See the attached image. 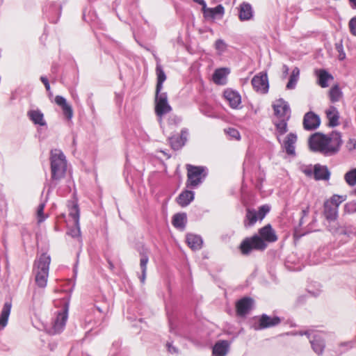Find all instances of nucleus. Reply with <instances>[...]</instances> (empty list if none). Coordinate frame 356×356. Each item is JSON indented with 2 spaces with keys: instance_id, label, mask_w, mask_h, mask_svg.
<instances>
[{
  "instance_id": "nucleus-10",
  "label": "nucleus",
  "mask_w": 356,
  "mask_h": 356,
  "mask_svg": "<svg viewBox=\"0 0 356 356\" xmlns=\"http://www.w3.org/2000/svg\"><path fill=\"white\" fill-rule=\"evenodd\" d=\"M67 319V308H63L57 313L55 320L52 323L51 327L49 328L48 332L50 334H56L60 333L64 328Z\"/></svg>"
},
{
  "instance_id": "nucleus-5",
  "label": "nucleus",
  "mask_w": 356,
  "mask_h": 356,
  "mask_svg": "<svg viewBox=\"0 0 356 356\" xmlns=\"http://www.w3.org/2000/svg\"><path fill=\"white\" fill-rule=\"evenodd\" d=\"M187 179L186 186L187 188H196L200 185L206 177L207 169L204 166L186 165Z\"/></svg>"
},
{
  "instance_id": "nucleus-49",
  "label": "nucleus",
  "mask_w": 356,
  "mask_h": 356,
  "mask_svg": "<svg viewBox=\"0 0 356 356\" xmlns=\"http://www.w3.org/2000/svg\"><path fill=\"white\" fill-rule=\"evenodd\" d=\"M146 273L147 271H142V275L140 277V281L141 282H144L145 280V277H146Z\"/></svg>"
},
{
  "instance_id": "nucleus-41",
  "label": "nucleus",
  "mask_w": 356,
  "mask_h": 356,
  "mask_svg": "<svg viewBox=\"0 0 356 356\" xmlns=\"http://www.w3.org/2000/svg\"><path fill=\"white\" fill-rule=\"evenodd\" d=\"M348 27L350 33L353 35L356 36V15L350 19Z\"/></svg>"
},
{
  "instance_id": "nucleus-50",
  "label": "nucleus",
  "mask_w": 356,
  "mask_h": 356,
  "mask_svg": "<svg viewBox=\"0 0 356 356\" xmlns=\"http://www.w3.org/2000/svg\"><path fill=\"white\" fill-rule=\"evenodd\" d=\"M308 147L310 149H312V134L309 135V136L308 137Z\"/></svg>"
},
{
  "instance_id": "nucleus-43",
  "label": "nucleus",
  "mask_w": 356,
  "mask_h": 356,
  "mask_svg": "<svg viewBox=\"0 0 356 356\" xmlns=\"http://www.w3.org/2000/svg\"><path fill=\"white\" fill-rule=\"evenodd\" d=\"M226 44L222 40H217L215 43V47L219 53L223 52L226 49Z\"/></svg>"
},
{
  "instance_id": "nucleus-14",
  "label": "nucleus",
  "mask_w": 356,
  "mask_h": 356,
  "mask_svg": "<svg viewBox=\"0 0 356 356\" xmlns=\"http://www.w3.org/2000/svg\"><path fill=\"white\" fill-rule=\"evenodd\" d=\"M316 83L323 88H327L330 82L334 81V76L326 70L318 69L315 70Z\"/></svg>"
},
{
  "instance_id": "nucleus-56",
  "label": "nucleus",
  "mask_w": 356,
  "mask_h": 356,
  "mask_svg": "<svg viewBox=\"0 0 356 356\" xmlns=\"http://www.w3.org/2000/svg\"><path fill=\"white\" fill-rule=\"evenodd\" d=\"M343 351H339V355L342 354Z\"/></svg>"
},
{
  "instance_id": "nucleus-23",
  "label": "nucleus",
  "mask_w": 356,
  "mask_h": 356,
  "mask_svg": "<svg viewBox=\"0 0 356 356\" xmlns=\"http://www.w3.org/2000/svg\"><path fill=\"white\" fill-rule=\"evenodd\" d=\"M229 343L226 340L217 341L213 347L212 354L214 356H225L228 352Z\"/></svg>"
},
{
  "instance_id": "nucleus-3",
  "label": "nucleus",
  "mask_w": 356,
  "mask_h": 356,
  "mask_svg": "<svg viewBox=\"0 0 356 356\" xmlns=\"http://www.w3.org/2000/svg\"><path fill=\"white\" fill-rule=\"evenodd\" d=\"M51 179L58 180L64 177L67 170L65 156L60 149H52L50 152Z\"/></svg>"
},
{
  "instance_id": "nucleus-53",
  "label": "nucleus",
  "mask_w": 356,
  "mask_h": 356,
  "mask_svg": "<svg viewBox=\"0 0 356 356\" xmlns=\"http://www.w3.org/2000/svg\"><path fill=\"white\" fill-rule=\"evenodd\" d=\"M305 172L307 174V175H309L311 173V171L310 170H305Z\"/></svg>"
},
{
  "instance_id": "nucleus-17",
  "label": "nucleus",
  "mask_w": 356,
  "mask_h": 356,
  "mask_svg": "<svg viewBox=\"0 0 356 356\" xmlns=\"http://www.w3.org/2000/svg\"><path fill=\"white\" fill-rule=\"evenodd\" d=\"M297 142V136L293 133L289 134L283 143V148L289 156H295V145Z\"/></svg>"
},
{
  "instance_id": "nucleus-13",
  "label": "nucleus",
  "mask_w": 356,
  "mask_h": 356,
  "mask_svg": "<svg viewBox=\"0 0 356 356\" xmlns=\"http://www.w3.org/2000/svg\"><path fill=\"white\" fill-rule=\"evenodd\" d=\"M259 238L268 245V243H275L278 240L276 232L273 229L270 224L266 225L263 227L259 229L258 234Z\"/></svg>"
},
{
  "instance_id": "nucleus-48",
  "label": "nucleus",
  "mask_w": 356,
  "mask_h": 356,
  "mask_svg": "<svg viewBox=\"0 0 356 356\" xmlns=\"http://www.w3.org/2000/svg\"><path fill=\"white\" fill-rule=\"evenodd\" d=\"M353 344V343L352 341H349V342H346V343H343L341 344L340 348H343V347L346 346V347H348L346 348V350H348V348H352Z\"/></svg>"
},
{
  "instance_id": "nucleus-21",
  "label": "nucleus",
  "mask_w": 356,
  "mask_h": 356,
  "mask_svg": "<svg viewBox=\"0 0 356 356\" xmlns=\"http://www.w3.org/2000/svg\"><path fill=\"white\" fill-rule=\"evenodd\" d=\"M325 347V337L323 333L313 334V350L318 355H321Z\"/></svg>"
},
{
  "instance_id": "nucleus-6",
  "label": "nucleus",
  "mask_w": 356,
  "mask_h": 356,
  "mask_svg": "<svg viewBox=\"0 0 356 356\" xmlns=\"http://www.w3.org/2000/svg\"><path fill=\"white\" fill-rule=\"evenodd\" d=\"M346 200V196L334 195L330 200L324 203L323 214L326 220L330 222H334L338 216V207L339 204Z\"/></svg>"
},
{
  "instance_id": "nucleus-42",
  "label": "nucleus",
  "mask_w": 356,
  "mask_h": 356,
  "mask_svg": "<svg viewBox=\"0 0 356 356\" xmlns=\"http://www.w3.org/2000/svg\"><path fill=\"white\" fill-rule=\"evenodd\" d=\"M335 49L339 52V59L342 60L346 58V54L343 51V47L341 42L335 44Z\"/></svg>"
},
{
  "instance_id": "nucleus-20",
  "label": "nucleus",
  "mask_w": 356,
  "mask_h": 356,
  "mask_svg": "<svg viewBox=\"0 0 356 356\" xmlns=\"http://www.w3.org/2000/svg\"><path fill=\"white\" fill-rule=\"evenodd\" d=\"M69 216L72 218L73 224L75 227V229L72 231V236L73 237L79 236L80 234L79 209L77 204H74L70 207Z\"/></svg>"
},
{
  "instance_id": "nucleus-52",
  "label": "nucleus",
  "mask_w": 356,
  "mask_h": 356,
  "mask_svg": "<svg viewBox=\"0 0 356 356\" xmlns=\"http://www.w3.org/2000/svg\"><path fill=\"white\" fill-rule=\"evenodd\" d=\"M283 68H284V73L285 74V76H286L288 74V72H289V68L286 65H284Z\"/></svg>"
},
{
  "instance_id": "nucleus-9",
  "label": "nucleus",
  "mask_w": 356,
  "mask_h": 356,
  "mask_svg": "<svg viewBox=\"0 0 356 356\" xmlns=\"http://www.w3.org/2000/svg\"><path fill=\"white\" fill-rule=\"evenodd\" d=\"M269 211L270 207L267 204L259 207L258 211H256L254 209L248 208L246 209L244 225L245 227H251L254 225L257 220H262Z\"/></svg>"
},
{
  "instance_id": "nucleus-55",
  "label": "nucleus",
  "mask_w": 356,
  "mask_h": 356,
  "mask_svg": "<svg viewBox=\"0 0 356 356\" xmlns=\"http://www.w3.org/2000/svg\"><path fill=\"white\" fill-rule=\"evenodd\" d=\"M354 194L356 195V188L354 190Z\"/></svg>"
},
{
  "instance_id": "nucleus-11",
  "label": "nucleus",
  "mask_w": 356,
  "mask_h": 356,
  "mask_svg": "<svg viewBox=\"0 0 356 356\" xmlns=\"http://www.w3.org/2000/svg\"><path fill=\"white\" fill-rule=\"evenodd\" d=\"M253 88L259 93L266 94L268 91L269 84L267 74L260 72L255 75L252 79Z\"/></svg>"
},
{
  "instance_id": "nucleus-7",
  "label": "nucleus",
  "mask_w": 356,
  "mask_h": 356,
  "mask_svg": "<svg viewBox=\"0 0 356 356\" xmlns=\"http://www.w3.org/2000/svg\"><path fill=\"white\" fill-rule=\"evenodd\" d=\"M266 248L267 245L257 234L245 238L238 247L243 255H248L252 250L264 251Z\"/></svg>"
},
{
  "instance_id": "nucleus-8",
  "label": "nucleus",
  "mask_w": 356,
  "mask_h": 356,
  "mask_svg": "<svg viewBox=\"0 0 356 356\" xmlns=\"http://www.w3.org/2000/svg\"><path fill=\"white\" fill-rule=\"evenodd\" d=\"M172 107L168 102V94L165 92L155 91L154 111L157 117L161 120L162 117L170 113Z\"/></svg>"
},
{
  "instance_id": "nucleus-29",
  "label": "nucleus",
  "mask_w": 356,
  "mask_h": 356,
  "mask_svg": "<svg viewBox=\"0 0 356 356\" xmlns=\"http://www.w3.org/2000/svg\"><path fill=\"white\" fill-rule=\"evenodd\" d=\"M186 243L192 250H199L202 245V240L201 237L193 234H187Z\"/></svg>"
},
{
  "instance_id": "nucleus-1",
  "label": "nucleus",
  "mask_w": 356,
  "mask_h": 356,
  "mask_svg": "<svg viewBox=\"0 0 356 356\" xmlns=\"http://www.w3.org/2000/svg\"><path fill=\"white\" fill-rule=\"evenodd\" d=\"M342 145L341 135L332 131L329 135L317 132L313 134V151L318 152L325 156L337 154Z\"/></svg>"
},
{
  "instance_id": "nucleus-26",
  "label": "nucleus",
  "mask_w": 356,
  "mask_h": 356,
  "mask_svg": "<svg viewBox=\"0 0 356 356\" xmlns=\"http://www.w3.org/2000/svg\"><path fill=\"white\" fill-rule=\"evenodd\" d=\"M325 113L329 122L328 124L330 127H334L339 124V113L337 108L331 106L328 109L325 111Z\"/></svg>"
},
{
  "instance_id": "nucleus-51",
  "label": "nucleus",
  "mask_w": 356,
  "mask_h": 356,
  "mask_svg": "<svg viewBox=\"0 0 356 356\" xmlns=\"http://www.w3.org/2000/svg\"><path fill=\"white\" fill-rule=\"evenodd\" d=\"M350 3H351V6L353 8H356V0H349Z\"/></svg>"
},
{
  "instance_id": "nucleus-37",
  "label": "nucleus",
  "mask_w": 356,
  "mask_h": 356,
  "mask_svg": "<svg viewBox=\"0 0 356 356\" xmlns=\"http://www.w3.org/2000/svg\"><path fill=\"white\" fill-rule=\"evenodd\" d=\"M327 227L329 230L333 234H339V235H348L349 232L345 228L341 227L336 225H327Z\"/></svg>"
},
{
  "instance_id": "nucleus-45",
  "label": "nucleus",
  "mask_w": 356,
  "mask_h": 356,
  "mask_svg": "<svg viewBox=\"0 0 356 356\" xmlns=\"http://www.w3.org/2000/svg\"><path fill=\"white\" fill-rule=\"evenodd\" d=\"M321 124V120L318 115L313 113V130L316 129L319 127Z\"/></svg>"
},
{
  "instance_id": "nucleus-18",
  "label": "nucleus",
  "mask_w": 356,
  "mask_h": 356,
  "mask_svg": "<svg viewBox=\"0 0 356 356\" xmlns=\"http://www.w3.org/2000/svg\"><path fill=\"white\" fill-rule=\"evenodd\" d=\"M313 175L316 180L327 181L330 177V172L326 165L316 164L313 167Z\"/></svg>"
},
{
  "instance_id": "nucleus-25",
  "label": "nucleus",
  "mask_w": 356,
  "mask_h": 356,
  "mask_svg": "<svg viewBox=\"0 0 356 356\" xmlns=\"http://www.w3.org/2000/svg\"><path fill=\"white\" fill-rule=\"evenodd\" d=\"M194 199V193L189 190L183 191L177 197V202L182 207L188 206Z\"/></svg>"
},
{
  "instance_id": "nucleus-22",
  "label": "nucleus",
  "mask_w": 356,
  "mask_h": 356,
  "mask_svg": "<svg viewBox=\"0 0 356 356\" xmlns=\"http://www.w3.org/2000/svg\"><path fill=\"white\" fill-rule=\"evenodd\" d=\"M253 16V10L251 5L247 2H243L238 8V18L241 21L250 20Z\"/></svg>"
},
{
  "instance_id": "nucleus-27",
  "label": "nucleus",
  "mask_w": 356,
  "mask_h": 356,
  "mask_svg": "<svg viewBox=\"0 0 356 356\" xmlns=\"http://www.w3.org/2000/svg\"><path fill=\"white\" fill-rule=\"evenodd\" d=\"M156 85L155 91H157V93H158L159 92L162 91L163 84L167 79L166 74L161 65H159V64L156 65Z\"/></svg>"
},
{
  "instance_id": "nucleus-16",
  "label": "nucleus",
  "mask_w": 356,
  "mask_h": 356,
  "mask_svg": "<svg viewBox=\"0 0 356 356\" xmlns=\"http://www.w3.org/2000/svg\"><path fill=\"white\" fill-rule=\"evenodd\" d=\"M188 136V131L184 129L181 131L179 136H173L169 138L171 147L175 150L181 148L185 145Z\"/></svg>"
},
{
  "instance_id": "nucleus-28",
  "label": "nucleus",
  "mask_w": 356,
  "mask_h": 356,
  "mask_svg": "<svg viewBox=\"0 0 356 356\" xmlns=\"http://www.w3.org/2000/svg\"><path fill=\"white\" fill-rule=\"evenodd\" d=\"M27 115L34 124L40 126H44L46 124L44 120V115L40 110H31L28 112Z\"/></svg>"
},
{
  "instance_id": "nucleus-36",
  "label": "nucleus",
  "mask_w": 356,
  "mask_h": 356,
  "mask_svg": "<svg viewBox=\"0 0 356 356\" xmlns=\"http://www.w3.org/2000/svg\"><path fill=\"white\" fill-rule=\"evenodd\" d=\"M344 179L346 183L350 186H353L356 184V170L355 169H352L347 172L344 175Z\"/></svg>"
},
{
  "instance_id": "nucleus-38",
  "label": "nucleus",
  "mask_w": 356,
  "mask_h": 356,
  "mask_svg": "<svg viewBox=\"0 0 356 356\" xmlns=\"http://www.w3.org/2000/svg\"><path fill=\"white\" fill-rule=\"evenodd\" d=\"M302 124L305 129L308 131L312 130V111H308L305 113Z\"/></svg>"
},
{
  "instance_id": "nucleus-12",
  "label": "nucleus",
  "mask_w": 356,
  "mask_h": 356,
  "mask_svg": "<svg viewBox=\"0 0 356 356\" xmlns=\"http://www.w3.org/2000/svg\"><path fill=\"white\" fill-rule=\"evenodd\" d=\"M254 300L250 297H243L235 305L236 313L238 316H245L252 309Z\"/></svg>"
},
{
  "instance_id": "nucleus-44",
  "label": "nucleus",
  "mask_w": 356,
  "mask_h": 356,
  "mask_svg": "<svg viewBox=\"0 0 356 356\" xmlns=\"http://www.w3.org/2000/svg\"><path fill=\"white\" fill-rule=\"evenodd\" d=\"M148 257L145 254H142L140 259V266L142 271H147V265L148 263Z\"/></svg>"
},
{
  "instance_id": "nucleus-34",
  "label": "nucleus",
  "mask_w": 356,
  "mask_h": 356,
  "mask_svg": "<svg viewBox=\"0 0 356 356\" xmlns=\"http://www.w3.org/2000/svg\"><path fill=\"white\" fill-rule=\"evenodd\" d=\"M300 74V70L298 67H295L290 75L289 82L286 84V88L289 90L293 89L296 85V83L298 80V76Z\"/></svg>"
},
{
  "instance_id": "nucleus-33",
  "label": "nucleus",
  "mask_w": 356,
  "mask_h": 356,
  "mask_svg": "<svg viewBox=\"0 0 356 356\" xmlns=\"http://www.w3.org/2000/svg\"><path fill=\"white\" fill-rule=\"evenodd\" d=\"M329 98L332 102H337L340 100L343 93L339 84L334 85L329 90Z\"/></svg>"
},
{
  "instance_id": "nucleus-47",
  "label": "nucleus",
  "mask_w": 356,
  "mask_h": 356,
  "mask_svg": "<svg viewBox=\"0 0 356 356\" xmlns=\"http://www.w3.org/2000/svg\"><path fill=\"white\" fill-rule=\"evenodd\" d=\"M193 1L202 6V11H204V10L206 9L207 5L204 0H193Z\"/></svg>"
},
{
  "instance_id": "nucleus-35",
  "label": "nucleus",
  "mask_w": 356,
  "mask_h": 356,
  "mask_svg": "<svg viewBox=\"0 0 356 356\" xmlns=\"http://www.w3.org/2000/svg\"><path fill=\"white\" fill-rule=\"evenodd\" d=\"M204 14L211 17H214L216 15H222L224 13V7L218 5L215 8H209L206 6V9L203 11Z\"/></svg>"
},
{
  "instance_id": "nucleus-19",
  "label": "nucleus",
  "mask_w": 356,
  "mask_h": 356,
  "mask_svg": "<svg viewBox=\"0 0 356 356\" xmlns=\"http://www.w3.org/2000/svg\"><path fill=\"white\" fill-rule=\"evenodd\" d=\"M54 100L55 103L62 108L65 118L70 120L73 116V110L72 106L67 102V100L60 95H56Z\"/></svg>"
},
{
  "instance_id": "nucleus-24",
  "label": "nucleus",
  "mask_w": 356,
  "mask_h": 356,
  "mask_svg": "<svg viewBox=\"0 0 356 356\" xmlns=\"http://www.w3.org/2000/svg\"><path fill=\"white\" fill-rule=\"evenodd\" d=\"M224 97L233 108H236L241 104V96L235 91L227 90L224 92Z\"/></svg>"
},
{
  "instance_id": "nucleus-15",
  "label": "nucleus",
  "mask_w": 356,
  "mask_h": 356,
  "mask_svg": "<svg viewBox=\"0 0 356 356\" xmlns=\"http://www.w3.org/2000/svg\"><path fill=\"white\" fill-rule=\"evenodd\" d=\"M281 323V319L278 316H269L266 314H262L259 319V325L257 329L263 330L276 326Z\"/></svg>"
},
{
  "instance_id": "nucleus-31",
  "label": "nucleus",
  "mask_w": 356,
  "mask_h": 356,
  "mask_svg": "<svg viewBox=\"0 0 356 356\" xmlns=\"http://www.w3.org/2000/svg\"><path fill=\"white\" fill-rule=\"evenodd\" d=\"M11 307V302H7L3 305L0 315V325L3 327H4L7 325L8 317L10 314Z\"/></svg>"
},
{
  "instance_id": "nucleus-54",
  "label": "nucleus",
  "mask_w": 356,
  "mask_h": 356,
  "mask_svg": "<svg viewBox=\"0 0 356 356\" xmlns=\"http://www.w3.org/2000/svg\"><path fill=\"white\" fill-rule=\"evenodd\" d=\"M347 207H348V204H346L345 205V209H346V211H347Z\"/></svg>"
},
{
  "instance_id": "nucleus-39",
  "label": "nucleus",
  "mask_w": 356,
  "mask_h": 356,
  "mask_svg": "<svg viewBox=\"0 0 356 356\" xmlns=\"http://www.w3.org/2000/svg\"><path fill=\"white\" fill-rule=\"evenodd\" d=\"M44 204H40L37 209V220L38 223L43 222L47 216L44 213Z\"/></svg>"
},
{
  "instance_id": "nucleus-30",
  "label": "nucleus",
  "mask_w": 356,
  "mask_h": 356,
  "mask_svg": "<svg viewBox=\"0 0 356 356\" xmlns=\"http://www.w3.org/2000/svg\"><path fill=\"white\" fill-rule=\"evenodd\" d=\"M186 223V214L184 213H178L173 216L172 219V225L180 229H184Z\"/></svg>"
},
{
  "instance_id": "nucleus-40",
  "label": "nucleus",
  "mask_w": 356,
  "mask_h": 356,
  "mask_svg": "<svg viewBox=\"0 0 356 356\" xmlns=\"http://www.w3.org/2000/svg\"><path fill=\"white\" fill-rule=\"evenodd\" d=\"M225 132L234 139L239 140L241 138L239 131L234 128H228L225 129Z\"/></svg>"
},
{
  "instance_id": "nucleus-32",
  "label": "nucleus",
  "mask_w": 356,
  "mask_h": 356,
  "mask_svg": "<svg viewBox=\"0 0 356 356\" xmlns=\"http://www.w3.org/2000/svg\"><path fill=\"white\" fill-rule=\"evenodd\" d=\"M229 71L226 68H220L215 70L213 74V81L216 84H223V79H225Z\"/></svg>"
},
{
  "instance_id": "nucleus-57",
  "label": "nucleus",
  "mask_w": 356,
  "mask_h": 356,
  "mask_svg": "<svg viewBox=\"0 0 356 356\" xmlns=\"http://www.w3.org/2000/svg\"><path fill=\"white\" fill-rule=\"evenodd\" d=\"M354 211H356V208L355 209Z\"/></svg>"
},
{
  "instance_id": "nucleus-2",
  "label": "nucleus",
  "mask_w": 356,
  "mask_h": 356,
  "mask_svg": "<svg viewBox=\"0 0 356 356\" xmlns=\"http://www.w3.org/2000/svg\"><path fill=\"white\" fill-rule=\"evenodd\" d=\"M272 107L274 111L273 124L279 136L287 132V123L291 118V111L287 102L280 98L276 99Z\"/></svg>"
},
{
  "instance_id": "nucleus-46",
  "label": "nucleus",
  "mask_w": 356,
  "mask_h": 356,
  "mask_svg": "<svg viewBox=\"0 0 356 356\" xmlns=\"http://www.w3.org/2000/svg\"><path fill=\"white\" fill-rule=\"evenodd\" d=\"M40 80L43 83V84L44 85V87H45L46 90L47 91H49L50 90V85H49V81H48L47 78H46L44 76H41L40 77Z\"/></svg>"
},
{
  "instance_id": "nucleus-4",
  "label": "nucleus",
  "mask_w": 356,
  "mask_h": 356,
  "mask_svg": "<svg viewBox=\"0 0 356 356\" xmlns=\"http://www.w3.org/2000/svg\"><path fill=\"white\" fill-rule=\"evenodd\" d=\"M50 262L51 258L46 253L42 254L35 261V281L40 288H44L47 286Z\"/></svg>"
}]
</instances>
